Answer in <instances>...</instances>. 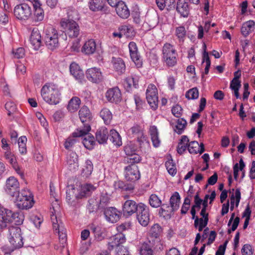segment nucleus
I'll use <instances>...</instances> for the list:
<instances>
[{
    "label": "nucleus",
    "mask_w": 255,
    "mask_h": 255,
    "mask_svg": "<svg viewBox=\"0 0 255 255\" xmlns=\"http://www.w3.org/2000/svg\"><path fill=\"white\" fill-rule=\"evenodd\" d=\"M68 19L63 18L60 22L61 27L66 29L67 34L71 37H76L79 34V26L73 19H78L77 12L74 9L69 7L67 10Z\"/></svg>",
    "instance_id": "obj_3"
},
{
    "label": "nucleus",
    "mask_w": 255,
    "mask_h": 255,
    "mask_svg": "<svg viewBox=\"0 0 255 255\" xmlns=\"http://www.w3.org/2000/svg\"><path fill=\"white\" fill-rule=\"evenodd\" d=\"M141 159V156L136 153V152L128 156L127 157V162L130 164H135L139 163Z\"/></svg>",
    "instance_id": "obj_48"
},
{
    "label": "nucleus",
    "mask_w": 255,
    "mask_h": 255,
    "mask_svg": "<svg viewBox=\"0 0 255 255\" xmlns=\"http://www.w3.org/2000/svg\"><path fill=\"white\" fill-rule=\"evenodd\" d=\"M206 63V66L205 68V74H208L209 73V70L211 65V61L208 55L207 52L205 51L203 55V61L202 63Z\"/></svg>",
    "instance_id": "obj_56"
},
{
    "label": "nucleus",
    "mask_w": 255,
    "mask_h": 255,
    "mask_svg": "<svg viewBox=\"0 0 255 255\" xmlns=\"http://www.w3.org/2000/svg\"><path fill=\"white\" fill-rule=\"evenodd\" d=\"M156 2L160 10L166 8L169 10L174 8L175 6L174 0H156Z\"/></svg>",
    "instance_id": "obj_34"
},
{
    "label": "nucleus",
    "mask_w": 255,
    "mask_h": 255,
    "mask_svg": "<svg viewBox=\"0 0 255 255\" xmlns=\"http://www.w3.org/2000/svg\"><path fill=\"white\" fill-rule=\"evenodd\" d=\"M177 53L174 46L166 43L162 48V58L163 61L168 67H173L177 63Z\"/></svg>",
    "instance_id": "obj_6"
},
{
    "label": "nucleus",
    "mask_w": 255,
    "mask_h": 255,
    "mask_svg": "<svg viewBox=\"0 0 255 255\" xmlns=\"http://www.w3.org/2000/svg\"><path fill=\"white\" fill-rule=\"evenodd\" d=\"M149 203L153 208H158L161 205V199L155 194H151L149 198Z\"/></svg>",
    "instance_id": "obj_46"
},
{
    "label": "nucleus",
    "mask_w": 255,
    "mask_h": 255,
    "mask_svg": "<svg viewBox=\"0 0 255 255\" xmlns=\"http://www.w3.org/2000/svg\"><path fill=\"white\" fill-rule=\"evenodd\" d=\"M107 100L111 103H118L121 101L122 95L118 87L109 89L106 93Z\"/></svg>",
    "instance_id": "obj_21"
},
{
    "label": "nucleus",
    "mask_w": 255,
    "mask_h": 255,
    "mask_svg": "<svg viewBox=\"0 0 255 255\" xmlns=\"http://www.w3.org/2000/svg\"><path fill=\"white\" fill-rule=\"evenodd\" d=\"M96 49L95 41L93 39L88 40L85 42L82 48V52L86 54H93Z\"/></svg>",
    "instance_id": "obj_33"
},
{
    "label": "nucleus",
    "mask_w": 255,
    "mask_h": 255,
    "mask_svg": "<svg viewBox=\"0 0 255 255\" xmlns=\"http://www.w3.org/2000/svg\"><path fill=\"white\" fill-rule=\"evenodd\" d=\"M24 220V216L17 212L0 207V229H4L13 226L12 225H20Z\"/></svg>",
    "instance_id": "obj_1"
},
{
    "label": "nucleus",
    "mask_w": 255,
    "mask_h": 255,
    "mask_svg": "<svg viewBox=\"0 0 255 255\" xmlns=\"http://www.w3.org/2000/svg\"><path fill=\"white\" fill-rule=\"evenodd\" d=\"M67 162L69 169L71 171L77 170L79 166L78 156L75 153H73L68 156Z\"/></svg>",
    "instance_id": "obj_38"
},
{
    "label": "nucleus",
    "mask_w": 255,
    "mask_h": 255,
    "mask_svg": "<svg viewBox=\"0 0 255 255\" xmlns=\"http://www.w3.org/2000/svg\"><path fill=\"white\" fill-rule=\"evenodd\" d=\"M171 112L172 114L176 117H180L183 113V109L181 106L178 104L173 106L172 108Z\"/></svg>",
    "instance_id": "obj_59"
},
{
    "label": "nucleus",
    "mask_w": 255,
    "mask_h": 255,
    "mask_svg": "<svg viewBox=\"0 0 255 255\" xmlns=\"http://www.w3.org/2000/svg\"><path fill=\"white\" fill-rule=\"evenodd\" d=\"M104 214L107 220L112 223L117 222L120 217V212L113 207L106 208Z\"/></svg>",
    "instance_id": "obj_23"
},
{
    "label": "nucleus",
    "mask_w": 255,
    "mask_h": 255,
    "mask_svg": "<svg viewBox=\"0 0 255 255\" xmlns=\"http://www.w3.org/2000/svg\"><path fill=\"white\" fill-rule=\"evenodd\" d=\"M41 95L46 103L56 105L60 101V93L57 86L53 84H46L41 90Z\"/></svg>",
    "instance_id": "obj_4"
},
{
    "label": "nucleus",
    "mask_w": 255,
    "mask_h": 255,
    "mask_svg": "<svg viewBox=\"0 0 255 255\" xmlns=\"http://www.w3.org/2000/svg\"><path fill=\"white\" fill-rule=\"evenodd\" d=\"M96 138L100 144L106 143L108 139V131L107 128H101L96 134Z\"/></svg>",
    "instance_id": "obj_37"
},
{
    "label": "nucleus",
    "mask_w": 255,
    "mask_h": 255,
    "mask_svg": "<svg viewBox=\"0 0 255 255\" xmlns=\"http://www.w3.org/2000/svg\"><path fill=\"white\" fill-rule=\"evenodd\" d=\"M90 129L77 128L76 131L72 134L73 137H84L83 143L84 146L88 149H93L95 143L94 136L89 133Z\"/></svg>",
    "instance_id": "obj_7"
},
{
    "label": "nucleus",
    "mask_w": 255,
    "mask_h": 255,
    "mask_svg": "<svg viewBox=\"0 0 255 255\" xmlns=\"http://www.w3.org/2000/svg\"><path fill=\"white\" fill-rule=\"evenodd\" d=\"M140 255H152V249L147 243H143L140 249Z\"/></svg>",
    "instance_id": "obj_52"
},
{
    "label": "nucleus",
    "mask_w": 255,
    "mask_h": 255,
    "mask_svg": "<svg viewBox=\"0 0 255 255\" xmlns=\"http://www.w3.org/2000/svg\"><path fill=\"white\" fill-rule=\"evenodd\" d=\"M186 30L184 26L177 27L175 30V34L180 41L183 42L186 35Z\"/></svg>",
    "instance_id": "obj_55"
},
{
    "label": "nucleus",
    "mask_w": 255,
    "mask_h": 255,
    "mask_svg": "<svg viewBox=\"0 0 255 255\" xmlns=\"http://www.w3.org/2000/svg\"><path fill=\"white\" fill-rule=\"evenodd\" d=\"M121 31L127 36H132L134 35V30L132 27L124 25L122 27Z\"/></svg>",
    "instance_id": "obj_60"
},
{
    "label": "nucleus",
    "mask_w": 255,
    "mask_h": 255,
    "mask_svg": "<svg viewBox=\"0 0 255 255\" xmlns=\"http://www.w3.org/2000/svg\"><path fill=\"white\" fill-rule=\"evenodd\" d=\"M188 149L190 153L196 154L200 153L201 154L204 151V145L201 143L199 145L197 141H193L188 142Z\"/></svg>",
    "instance_id": "obj_30"
},
{
    "label": "nucleus",
    "mask_w": 255,
    "mask_h": 255,
    "mask_svg": "<svg viewBox=\"0 0 255 255\" xmlns=\"http://www.w3.org/2000/svg\"><path fill=\"white\" fill-rule=\"evenodd\" d=\"M241 199V192L239 189H237L235 194L233 193L231 197V205H234L236 203V206L238 207Z\"/></svg>",
    "instance_id": "obj_51"
},
{
    "label": "nucleus",
    "mask_w": 255,
    "mask_h": 255,
    "mask_svg": "<svg viewBox=\"0 0 255 255\" xmlns=\"http://www.w3.org/2000/svg\"><path fill=\"white\" fill-rule=\"evenodd\" d=\"M150 132L153 145L155 147H158L160 144V140L158 138L157 128H151Z\"/></svg>",
    "instance_id": "obj_50"
},
{
    "label": "nucleus",
    "mask_w": 255,
    "mask_h": 255,
    "mask_svg": "<svg viewBox=\"0 0 255 255\" xmlns=\"http://www.w3.org/2000/svg\"><path fill=\"white\" fill-rule=\"evenodd\" d=\"M31 7L26 3L17 5L14 9V14L18 19L27 20L31 15Z\"/></svg>",
    "instance_id": "obj_11"
},
{
    "label": "nucleus",
    "mask_w": 255,
    "mask_h": 255,
    "mask_svg": "<svg viewBox=\"0 0 255 255\" xmlns=\"http://www.w3.org/2000/svg\"><path fill=\"white\" fill-rule=\"evenodd\" d=\"M96 187L90 183H86L81 185L78 189V192L76 194V199L86 198L96 190Z\"/></svg>",
    "instance_id": "obj_16"
},
{
    "label": "nucleus",
    "mask_w": 255,
    "mask_h": 255,
    "mask_svg": "<svg viewBox=\"0 0 255 255\" xmlns=\"http://www.w3.org/2000/svg\"><path fill=\"white\" fill-rule=\"evenodd\" d=\"M180 201V195L177 192H175L170 198V207L166 206V207L173 212H174L179 209Z\"/></svg>",
    "instance_id": "obj_29"
},
{
    "label": "nucleus",
    "mask_w": 255,
    "mask_h": 255,
    "mask_svg": "<svg viewBox=\"0 0 255 255\" xmlns=\"http://www.w3.org/2000/svg\"><path fill=\"white\" fill-rule=\"evenodd\" d=\"M45 44L47 47L54 50L59 46L58 34L56 29L51 28L47 30L45 37Z\"/></svg>",
    "instance_id": "obj_10"
},
{
    "label": "nucleus",
    "mask_w": 255,
    "mask_h": 255,
    "mask_svg": "<svg viewBox=\"0 0 255 255\" xmlns=\"http://www.w3.org/2000/svg\"><path fill=\"white\" fill-rule=\"evenodd\" d=\"M105 3L106 0H91L89 2V8L94 11L103 10Z\"/></svg>",
    "instance_id": "obj_35"
},
{
    "label": "nucleus",
    "mask_w": 255,
    "mask_h": 255,
    "mask_svg": "<svg viewBox=\"0 0 255 255\" xmlns=\"http://www.w3.org/2000/svg\"><path fill=\"white\" fill-rule=\"evenodd\" d=\"M79 115L81 121L83 123L89 121L91 117L90 110L86 106H83L81 108L79 112Z\"/></svg>",
    "instance_id": "obj_39"
},
{
    "label": "nucleus",
    "mask_w": 255,
    "mask_h": 255,
    "mask_svg": "<svg viewBox=\"0 0 255 255\" xmlns=\"http://www.w3.org/2000/svg\"><path fill=\"white\" fill-rule=\"evenodd\" d=\"M242 254L243 255H253V251L251 246L245 245L242 249Z\"/></svg>",
    "instance_id": "obj_61"
},
{
    "label": "nucleus",
    "mask_w": 255,
    "mask_h": 255,
    "mask_svg": "<svg viewBox=\"0 0 255 255\" xmlns=\"http://www.w3.org/2000/svg\"><path fill=\"white\" fill-rule=\"evenodd\" d=\"M78 192V188H76L73 186H69L66 190V200L69 204H73L76 199V194Z\"/></svg>",
    "instance_id": "obj_31"
},
{
    "label": "nucleus",
    "mask_w": 255,
    "mask_h": 255,
    "mask_svg": "<svg viewBox=\"0 0 255 255\" xmlns=\"http://www.w3.org/2000/svg\"><path fill=\"white\" fill-rule=\"evenodd\" d=\"M162 232L161 226L158 224H155L151 226L149 231V235L151 236H157L160 237Z\"/></svg>",
    "instance_id": "obj_47"
},
{
    "label": "nucleus",
    "mask_w": 255,
    "mask_h": 255,
    "mask_svg": "<svg viewBox=\"0 0 255 255\" xmlns=\"http://www.w3.org/2000/svg\"><path fill=\"white\" fill-rule=\"evenodd\" d=\"M30 41L33 47V49L37 50L41 44V37L40 32L37 28H34L30 37Z\"/></svg>",
    "instance_id": "obj_24"
},
{
    "label": "nucleus",
    "mask_w": 255,
    "mask_h": 255,
    "mask_svg": "<svg viewBox=\"0 0 255 255\" xmlns=\"http://www.w3.org/2000/svg\"><path fill=\"white\" fill-rule=\"evenodd\" d=\"M14 203L16 207L21 210L31 208L34 204L33 196L31 192L27 189H22L20 192L15 195Z\"/></svg>",
    "instance_id": "obj_5"
},
{
    "label": "nucleus",
    "mask_w": 255,
    "mask_h": 255,
    "mask_svg": "<svg viewBox=\"0 0 255 255\" xmlns=\"http://www.w3.org/2000/svg\"><path fill=\"white\" fill-rule=\"evenodd\" d=\"M80 103L81 101L79 98L77 97H73L70 100L67 109L71 112H74L79 108Z\"/></svg>",
    "instance_id": "obj_42"
},
{
    "label": "nucleus",
    "mask_w": 255,
    "mask_h": 255,
    "mask_svg": "<svg viewBox=\"0 0 255 255\" xmlns=\"http://www.w3.org/2000/svg\"><path fill=\"white\" fill-rule=\"evenodd\" d=\"M100 116L106 125H110L112 120L113 116L111 112L108 109H103L100 113Z\"/></svg>",
    "instance_id": "obj_41"
},
{
    "label": "nucleus",
    "mask_w": 255,
    "mask_h": 255,
    "mask_svg": "<svg viewBox=\"0 0 255 255\" xmlns=\"http://www.w3.org/2000/svg\"><path fill=\"white\" fill-rule=\"evenodd\" d=\"M130 58L134 64L138 67L142 65V60L139 54L136 44L134 42H130L128 44Z\"/></svg>",
    "instance_id": "obj_19"
},
{
    "label": "nucleus",
    "mask_w": 255,
    "mask_h": 255,
    "mask_svg": "<svg viewBox=\"0 0 255 255\" xmlns=\"http://www.w3.org/2000/svg\"><path fill=\"white\" fill-rule=\"evenodd\" d=\"M146 98L151 108L155 110L158 107V92L156 86L150 84L148 85L146 92Z\"/></svg>",
    "instance_id": "obj_8"
},
{
    "label": "nucleus",
    "mask_w": 255,
    "mask_h": 255,
    "mask_svg": "<svg viewBox=\"0 0 255 255\" xmlns=\"http://www.w3.org/2000/svg\"><path fill=\"white\" fill-rule=\"evenodd\" d=\"M189 1L195 4L199 2V0H178L177 2L176 10L184 17H187L189 14Z\"/></svg>",
    "instance_id": "obj_15"
},
{
    "label": "nucleus",
    "mask_w": 255,
    "mask_h": 255,
    "mask_svg": "<svg viewBox=\"0 0 255 255\" xmlns=\"http://www.w3.org/2000/svg\"><path fill=\"white\" fill-rule=\"evenodd\" d=\"M8 239L9 245H6L1 248L5 254H10L14 250L21 248L23 245L21 230L17 227L11 226L8 230Z\"/></svg>",
    "instance_id": "obj_2"
},
{
    "label": "nucleus",
    "mask_w": 255,
    "mask_h": 255,
    "mask_svg": "<svg viewBox=\"0 0 255 255\" xmlns=\"http://www.w3.org/2000/svg\"><path fill=\"white\" fill-rule=\"evenodd\" d=\"M110 140L116 147H120L122 145V137L115 129H112L110 130Z\"/></svg>",
    "instance_id": "obj_36"
},
{
    "label": "nucleus",
    "mask_w": 255,
    "mask_h": 255,
    "mask_svg": "<svg viewBox=\"0 0 255 255\" xmlns=\"http://www.w3.org/2000/svg\"><path fill=\"white\" fill-rule=\"evenodd\" d=\"M188 138L185 135L182 136L177 147V152L182 154L186 149L187 145L188 146Z\"/></svg>",
    "instance_id": "obj_40"
},
{
    "label": "nucleus",
    "mask_w": 255,
    "mask_h": 255,
    "mask_svg": "<svg viewBox=\"0 0 255 255\" xmlns=\"http://www.w3.org/2000/svg\"><path fill=\"white\" fill-rule=\"evenodd\" d=\"M15 58L19 59L22 58L25 55L24 49L22 47H19L12 52Z\"/></svg>",
    "instance_id": "obj_58"
},
{
    "label": "nucleus",
    "mask_w": 255,
    "mask_h": 255,
    "mask_svg": "<svg viewBox=\"0 0 255 255\" xmlns=\"http://www.w3.org/2000/svg\"><path fill=\"white\" fill-rule=\"evenodd\" d=\"M93 166L92 162L90 160H87L85 165L83 168L82 174L83 176L89 177L92 173Z\"/></svg>",
    "instance_id": "obj_43"
},
{
    "label": "nucleus",
    "mask_w": 255,
    "mask_h": 255,
    "mask_svg": "<svg viewBox=\"0 0 255 255\" xmlns=\"http://www.w3.org/2000/svg\"><path fill=\"white\" fill-rule=\"evenodd\" d=\"M165 166L170 174L173 175L176 173V167L173 164L172 160L167 161L165 162Z\"/></svg>",
    "instance_id": "obj_57"
},
{
    "label": "nucleus",
    "mask_w": 255,
    "mask_h": 255,
    "mask_svg": "<svg viewBox=\"0 0 255 255\" xmlns=\"http://www.w3.org/2000/svg\"><path fill=\"white\" fill-rule=\"evenodd\" d=\"M208 218H206L205 219H203L201 218L199 219L197 217L194 222V225L196 228H198V230L199 232L202 231L203 228L205 227L208 223Z\"/></svg>",
    "instance_id": "obj_45"
},
{
    "label": "nucleus",
    "mask_w": 255,
    "mask_h": 255,
    "mask_svg": "<svg viewBox=\"0 0 255 255\" xmlns=\"http://www.w3.org/2000/svg\"><path fill=\"white\" fill-rule=\"evenodd\" d=\"M126 239L125 235L122 233H119L111 237L109 239L108 243V249L112 250L115 248L117 249L122 247L121 245L126 242Z\"/></svg>",
    "instance_id": "obj_17"
},
{
    "label": "nucleus",
    "mask_w": 255,
    "mask_h": 255,
    "mask_svg": "<svg viewBox=\"0 0 255 255\" xmlns=\"http://www.w3.org/2000/svg\"><path fill=\"white\" fill-rule=\"evenodd\" d=\"M51 215V220L52 223L53 230L56 233H58L59 239L62 244H64L66 241V234L65 228L63 226L60 220H58L57 216L53 214V212Z\"/></svg>",
    "instance_id": "obj_9"
},
{
    "label": "nucleus",
    "mask_w": 255,
    "mask_h": 255,
    "mask_svg": "<svg viewBox=\"0 0 255 255\" xmlns=\"http://www.w3.org/2000/svg\"><path fill=\"white\" fill-rule=\"evenodd\" d=\"M136 137L138 141L139 142L140 145L141 143L146 144L147 146L149 145V143L146 140L145 136H144L142 132H138L137 133Z\"/></svg>",
    "instance_id": "obj_63"
},
{
    "label": "nucleus",
    "mask_w": 255,
    "mask_h": 255,
    "mask_svg": "<svg viewBox=\"0 0 255 255\" xmlns=\"http://www.w3.org/2000/svg\"><path fill=\"white\" fill-rule=\"evenodd\" d=\"M137 147L136 144L132 142H129L124 147L125 154L129 156L136 152Z\"/></svg>",
    "instance_id": "obj_44"
},
{
    "label": "nucleus",
    "mask_w": 255,
    "mask_h": 255,
    "mask_svg": "<svg viewBox=\"0 0 255 255\" xmlns=\"http://www.w3.org/2000/svg\"><path fill=\"white\" fill-rule=\"evenodd\" d=\"M125 177L127 181L134 182L140 177L138 166L135 164H130L125 168Z\"/></svg>",
    "instance_id": "obj_13"
},
{
    "label": "nucleus",
    "mask_w": 255,
    "mask_h": 255,
    "mask_svg": "<svg viewBox=\"0 0 255 255\" xmlns=\"http://www.w3.org/2000/svg\"><path fill=\"white\" fill-rule=\"evenodd\" d=\"M86 76L89 81L94 83H98L103 79L101 70L96 67L88 69L86 72Z\"/></svg>",
    "instance_id": "obj_20"
},
{
    "label": "nucleus",
    "mask_w": 255,
    "mask_h": 255,
    "mask_svg": "<svg viewBox=\"0 0 255 255\" xmlns=\"http://www.w3.org/2000/svg\"><path fill=\"white\" fill-rule=\"evenodd\" d=\"M32 3L34 11L33 15V20L35 22L41 21L44 18V12L41 7V4L39 0H31Z\"/></svg>",
    "instance_id": "obj_22"
},
{
    "label": "nucleus",
    "mask_w": 255,
    "mask_h": 255,
    "mask_svg": "<svg viewBox=\"0 0 255 255\" xmlns=\"http://www.w3.org/2000/svg\"><path fill=\"white\" fill-rule=\"evenodd\" d=\"M112 63L114 69L119 73L122 74L125 71V64L122 58L119 57H113L112 59Z\"/></svg>",
    "instance_id": "obj_32"
},
{
    "label": "nucleus",
    "mask_w": 255,
    "mask_h": 255,
    "mask_svg": "<svg viewBox=\"0 0 255 255\" xmlns=\"http://www.w3.org/2000/svg\"><path fill=\"white\" fill-rule=\"evenodd\" d=\"M137 219L139 223L143 227L147 226L150 221L148 208L144 204L139 203V209L137 212Z\"/></svg>",
    "instance_id": "obj_12"
},
{
    "label": "nucleus",
    "mask_w": 255,
    "mask_h": 255,
    "mask_svg": "<svg viewBox=\"0 0 255 255\" xmlns=\"http://www.w3.org/2000/svg\"><path fill=\"white\" fill-rule=\"evenodd\" d=\"M19 183L16 178L10 176L6 181L5 191L12 197L19 193Z\"/></svg>",
    "instance_id": "obj_14"
},
{
    "label": "nucleus",
    "mask_w": 255,
    "mask_h": 255,
    "mask_svg": "<svg viewBox=\"0 0 255 255\" xmlns=\"http://www.w3.org/2000/svg\"><path fill=\"white\" fill-rule=\"evenodd\" d=\"M115 7L117 14L121 18H127L129 16V11L124 2H119Z\"/></svg>",
    "instance_id": "obj_26"
},
{
    "label": "nucleus",
    "mask_w": 255,
    "mask_h": 255,
    "mask_svg": "<svg viewBox=\"0 0 255 255\" xmlns=\"http://www.w3.org/2000/svg\"><path fill=\"white\" fill-rule=\"evenodd\" d=\"M70 71L71 74L80 82L84 78V73L81 69L79 66L76 63L73 62L70 66Z\"/></svg>",
    "instance_id": "obj_27"
},
{
    "label": "nucleus",
    "mask_w": 255,
    "mask_h": 255,
    "mask_svg": "<svg viewBox=\"0 0 255 255\" xmlns=\"http://www.w3.org/2000/svg\"><path fill=\"white\" fill-rule=\"evenodd\" d=\"M139 209V204L134 201L128 200L126 201L123 206V212L124 215L129 216L137 212Z\"/></svg>",
    "instance_id": "obj_18"
},
{
    "label": "nucleus",
    "mask_w": 255,
    "mask_h": 255,
    "mask_svg": "<svg viewBox=\"0 0 255 255\" xmlns=\"http://www.w3.org/2000/svg\"><path fill=\"white\" fill-rule=\"evenodd\" d=\"M151 249L153 248L156 251L163 250V244L160 237L157 236H148V241L146 242Z\"/></svg>",
    "instance_id": "obj_25"
},
{
    "label": "nucleus",
    "mask_w": 255,
    "mask_h": 255,
    "mask_svg": "<svg viewBox=\"0 0 255 255\" xmlns=\"http://www.w3.org/2000/svg\"><path fill=\"white\" fill-rule=\"evenodd\" d=\"M255 29V22L253 20H249L244 22L241 29V33L247 37L250 33Z\"/></svg>",
    "instance_id": "obj_28"
},
{
    "label": "nucleus",
    "mask_w": 255,
    "mask_h": 255,
    "mask_svg": "<svg viewBox=\"0 0 255 255\" xmlns=\"http://www.w3.org/2000/svg\"><path fill=\"white\" fill-rule=\"evenodd\" d=\"M5 108L8 112V115L15 111V105L12 102H8L5 105Z\"/></svg>",
    "instance_id": "obj_64"
},
{
    "label": "nucleus",
    "mask_w": 255,
    "mask_h": 255,
    "mask_svg": "<svg viewBox=\"0 0 255 255\" xmlns=\"http://www.w3.org/2000/svg\"><path fill=\"white\" fill-rule=\"evenodd\" d=\"M4 157L11 166L17 162L16 157L10 150L4 152Z\"/></svg>",
    "instance_id": "obj_53"
},
{
    "label": "nucleus",
    "mask_w": 255,
    "mask_h": 255,
    "mask_svg": "<svg viewBox=\"0 0 255 255\" xmlns=\"http://www.w3.org/2000/svg\"><path fill=\"white\" fill-rule=\"evenodd\" d=\"M31 220L33 222L35 226L39 228L40 226L41 223L42 222V219L40 216L37 215H33L31 217Z\"/></svg>",
    "instance_id": "obj_62"
},
{
    "label": "nucleus",
    "mask_w": 255,
    "mask_h": 255,
    "mask_svg": "<svg viewBox=\"0 0 255 255\" xmlns=\"http://www.w3.org/2000/svg\"><path fill=\"white\" fill-rule=\"evenodd\" d=\"M26 141L27 138L25 136H22L18 139V144L19 146V151L21 154H25L26 153Z\"/></svg>",
    "instance_id": "obj_49"
},
{
    "label": "nucleus",
    "mask_w": 255,
    "mask_h": 255,
    "mask_svg": "<svg viewBox=\"0 0 255 255\" xmlns=\"http://www.w3.org/2000/svg\"><path fill=\"white\" fill-rule=\"evenodd\" d=\"M186 98L188 99H196L198 98L199 92L197 88H193L188 90L185 94Z\"/></svg>",
    "instance_id": "obj_54"
}]
</instances>
